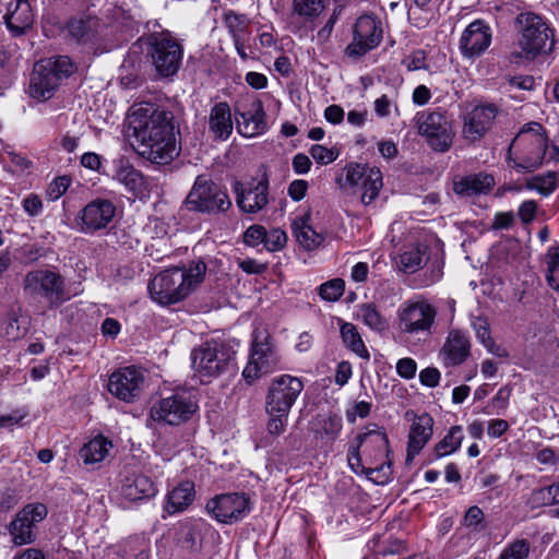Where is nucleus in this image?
<instances>
[{
  "label": "nucleus",
  "mask_w": 559,
  "mask_h": 559,
  "mask_svg": "<svg viewBox=\"0 0 559 559\" xmlns=\"http://www.w3.org/2000/svg\"><path fill=\"white\" fill-rule=\"evenodd\" d=\"M491 29L481 20H475L463 31L460 38V50L465 59L481 56L491 44Z\"/></svg>",
  "instance_id": "23"
},
{
  "label": "nucleus",
  "mask_w": 559,
  "mask_h": 559,
  "mask_svg": "<svg viewBox=\"0 0 559 559\" xmlns=\"http://www.w3.org/2000/svg\"><path fill=\"white\" fill-rule=\"evenodd\" d=\"M440 377V371L437 368L428 367L420 371L419 381L425 386L435 388L439 384Z\"/></svg>",
  "instance_id": "60"
},
{
  "label": "nucleus",
  "mask_w": 559,
  "mask_h": 559,
  "mask_svg": "<svg viewBox=\"0 0 559 559\" xmlns=\"http://www.w3.org/2000/svg\"><path fill=\"white\" fill-rule=\"evenodd\" d=\"M509 427V423L504 419H492L488 423L487 433L490 438H500Z\"/></svg>",
  "instance_id": "64"
},
{
  "label": "nucleus",
  "mask_w": 559,
  "mask_h": 559,
  "mask_svg": "<svg viewBox=\"0 0 559 559\" xmlns=\"http://www.w3.org/2000/svg\"><path fill=\"white\" fill-rule=\"evenodd\" d=\"M471 354V343L467 335L459 330L451 331L441 348L440 355L444 366H459Z\"/></svg>",
  "instance_id": "27"
},
{
  "label": "nucleus",
  "mask_w": 559,
  "mask_h": 559,
  "mask_svg": "<svg viewBox=\"0 0 559 559\" xmlns=\"http://www.w3.org/2000/svg\"><path fill=\"white\" fill-rule=\"evenodd\" d=\"M8 28L14 35H22L32 27L34 14L27 0H12L4 15Z\"/></svg>",
  "instance_id": "29"
},
{
  "label": "nucleus",
  "mask_w": 559,
  "mask_h": 559,
  "mask_svg": "<svg viewBox=\"0 0 559 559\" xmlns=\"http://www.w3.org/2000/svg\"><path fill=\"white\" fill-rule=\"evenodd\" d=\"M122 496L129 501H138L153 497L156 493L154 483L143 474H134L124 479Z\"/></svg>",
  "instance_id": "31"
},
{
  "label": "nucleus",
  "mask_w": 559,
  "mask_h": 559,
  "mask_svg": "<svg viewBox=\"0 0 559 559\" xmlns=\"http://www.w3.org/2000/svg\"><path fill=\"white\" fill-rule=\"evenodd\" d=\"M437 311L427 301H407L397 310L399 329L405 334H431Z\"/></svg>",
  "instance_id": "15"
},
{
  "label": "nucleus",
  "mask_w": 559,
  "mask_h": 559,
  "mask_svg": "<svg viewBox=\"0 0 559 559\" xmlns=\"http://www.w3.org/2000/svg\"><path fill=\"white\" fill-rule=\"evenodd\" d=\"M435 420L428 413L414 416L407 440L406 461L411 462L420 453L433 435Z\"/></svg>",
  "instance_id": "24"
},
{
  "label": "nucleus",
  "mask_w": 559,
  "mask_h": 559,
  "mask_svg": "<svg viewBox=\"0 0 559 559\" xmlns=\"http://www.w3.org/2000/svg\"><path fill=\"white\" fill-rule=\"evenodd\" d=\"M238 120V131L243 136L252 138L263 134L267 130L266 114L263 108V103L260 99H254L247 110H236Z\"/></svg>",
  "instance_id": "26"
},
{
  "label": "nucleus",
  "mask_w": 559,
  "mask_h": 559,
  "mask_svg": "<svg viewBox=\"0 0 559 559\" xmlns=\"http://www.w3.org/2000/svg\"><path fill=\"white\" fill-rule=\"evenodd\" d=\"M328 0H293V11L305 21H313L325 9Z\"/></svg>",
  "instance_id": "40"
},
{
  "label": "nucleus",
  "mask_w": 559,
  "mask_h": 559,
  "mask_svg": "<svg viewBox=\"0 0 559 559\" xmlns=\"http://www.w3.org/2000/svg\"><path fill=\"white\" fill-rule=\"evenodd\" d=\"M463 439V428L461 426L451 427L444 438L435 445L433 459L437 460L455 452L460 449Z\"/></svg>",
  "instance_id": "36"
},
{
  "label": "nucleus",
  "mask_w": 559,
  "mask_h": 559,
  "mask_svg": "<svg viewBox=\"0 0 559 559\" xmlns=\"http://www.w3.org/2000/svg\"><path fill=\"white\" fill-rule=\"evenodd\" d=\"M358 317L373 331L382 332L388 329V321L373 304L358 306Z\"/></svg>",
  "instance_id": "39"
},
{
  "label": "nucleus",
  "mask_w": 559,
  "mask_h": 559,
  "mask_svg": "<svg viewBox=\"0 0 559 559\" xmlns=\"http://www.w3.org/2000/svg\"><path fill=\"white\" fill-rule=\"evenodd\" d=\"M526 188L536 190L544 197H548L556 189V176L554 173H548L544 176H535L527 180Z\"/></svg>",
  "instance_id": "43"
},
{
  "label": "nucleus",
  "mask_w": 559,
  "mask_h": 559,
  "mask_svg": "<svg viewBox=\"0 0 559 559\" xmlns=\"http://www.w3.org/2000/svg\"><path fill=\"white\" fill-rule=\"evenodd\" d=\"M530 552V544L525 539H519L508 545L498 559H526Z\"/></svg>",
  "instance_id": "47"
},
{
  "label": "nucleus",
  "mask_w": 559,
  "mask_h": 559,
  "mask_svg": "<svg viewBox=\"0 0 559 559\" xmlns=\"http://www.w3.org/2000/svg\"><path fill=\"white\" fill-rule=\"evenodd\" d=\"M198 407V402L191 391L176 390L152 406L151 417L154 421L179 426L190 420Z\"/></svg>",
  "instance_id": "7"
},
{
  "label": "nucleus",
  "mask_w": 559,
  "mask_h": 559,
  "mask_svg": "<svg viewBox=\"0 0 559 559\" xmlns=\"http://www.w3.org/2000/svg\"><path fill=\"white\" fill-rule=\"evenodd\" d=\"M515 25L520 35L518 45L526 60H535L552 50L555 31L543 16L533 12H522L515 17Z\"/></svg>",
  "instance_id": "5"
},
{
  "label": "nucleus",
  "mask_w": 559,
  "mask_h": 559,
  "mask_svg": "<svg viewBox=\"0 0 559 559\" xmlns=\"http://www.w3.org/2000/svg\"><path fill=\"white\" fill-rule=\"evenodd\" d=\"M48 514L44 503L34 502L23 507L9 524L11 540L15 546L33 544L37 539L38 525Z\"/></svg>",
  "instance_id": "13"
},
{
  "label": "nucleus",
  "mask_w": 559,
  "mask_h": 559,
  "mask_svg": "<svg viewBox=\"0 0 559 559\" xmlns=\"http://www.w3.org/2000/svg\"><path fill=\"white\" fill-rule=\"evenodd\" d=\"M484 518L483 510L477 506H473L465 513L464 524L468 527H476L484 521Z\"/></svg>",
  "instance_id": "62"
},
{
  "label": "nucleus",
  "mask_w": 559,
  "mask_h": 559,
  "mask_svg": "<svg viewBox=\"0 0 559 559\" xmlns=\"http://www.w3.org/2000/svg\"><path fill=\"white\" fill-rule=\"evenodd\" d=\"M548 138L544 127L535 121L522 127L508 148L507 160L520 174L533 173L544 160Z\"/></svg>",
  "instance_id": "4"
},
{
  "label": "nucleus",
  "mask_w": 559,
  "mask_h": 559,
  "mask_svg": "<svg viewBox=\"0 0 559 559\" xmlns=\"http://www.w3.org/2000/svg\"><path fill=\"white\" fill-rule=\"evenodd\" d=\"M417 371L416 361L412 358H402L396 364V372L404 379H413Z\"/></svg>",
  "instance_id": "55"
},
{
  "label": "nucleus",
  "mask_w": 559,
  "mask_h": 559,
  "mask_svg": "<svg viewBox=\"0 0 559 559\" xmlns=\"http://www.w3.org/2000/svg\"><path fill=\"white\" fill-rule=\"evenodd\" d=\"M46 63H50L53 72L58 74V79L61 81L64 78L70 76L75 71V66L71 59L67 56H58L44 60Z\"/></svg>",
  "instance_id": "48"
},
{
  "label": "nucleus",
  "mask_w": 559,
  "mask_h": 559,
  "mask_svg": "<svg viewBox=\"0 0 559 559\" xmlns=\"http://www.w3.org/2000/svg\"><path fill=\"white\" fill-rule=\"evenodd\" d=\"M343 428L342 418L336 414L319 415L313 423V431L320 437L334 440Z\"/></svg>",
  "instance_id": "38"
},
{
  "label": "nucleus",
  "mask_w": 559,
  "mask_h": 559,
  "mask_svg": "<svg viewBox=\"0 0 559 559\" xmlns=\"http://www.w3.org/2000/svg\"><path fill=\"white\" fill-rule=\"evenodd\" d=\"M119 182L123 183L130 191L138 190L143 183V176L132 166H124L119 168L116 174Z\"/></svg>",
  "instance_id": "45"
},
{
  "label": "nucleus",
  "mask_w": 559,
  "mask_h": 559,
  "mask_svg": "<svg viewBox=\"0 0 559 559\" xmlns=\"http://www.w3.org/2000/svg\"><path fill=\"white\" fill-rule=\"evenodd\" d=\"M499 112L495 104H481L473 107L463 118L462 134L469 143L479 141L490 130Z\"/></svg>",
  "instance_id": "22"
},
{
  "label": "nucleus",
  "mask_w": 559,
  "mask_h": 559,
  "mask_svg": "<svg viewBox=\"0 0 559 559\" xmlns=\"http://www.w3.org/2000/svg\"><path fill=\"white\" fill-rule=\"evenodd\" d=\"M59 84L58 74L53 72L50 63H46L44 60L35 63L29 84L31 95L34 98L49 99Z\"/></svg>",
  "instance_id": "25"
},
{
  "label": "nucleus",
  "mask_w": 559,
  "mask_h": 559,
  "mask_svg": "<svg viewBox=\"0 0 559 559\" xmlns=\"http://www.w3.org/2000/svg\"><path fill=\"white\" fill-rule=\"evenodd\" d=\"M371 411V404L366 401L357 402L353 409L346 412V418L348 423H355L357 417L366 418L369 416Z\"/></svg>",
  "instance_id": "56"
},
{
  "label": "nucleus",
  "mask_w": 559,
  "mask_h": 559,
  "mask_svg": "<svg viewBox=\"0 0 559 559\" xmlns=\"http://www.w3.org/2000/svg\"><path fill=\"white\" fill-rule=\"evenodd\" d=\"M206 264L192 262L187 267H171L160 272L148 283L152 299L160 305H171L185 299L204 278Z\"/></svg>",
  "instance_id": "3"
},
{
  "label": "nucleus",
  "mask_w": 559,
  "mask_h": 559,
  "mask_svg": "<svg viewBox=\"0 0 559 559\" xmlns=\"http://www.w3.org/2000/svg\"><path fill=\"white\" fill-rule=\"evenodd\" d=\"M418 129L433 151L444 153L452 146L454 132L445 114L433 111L421 115L418 118Z\"/></svg>",
  "instance_id": "18"
},
{
  "label": "nucleus",
  "mask_w": 559,
  "mask_h": 559,
  "mask_svg": "<svg viewBox=\"0 0 559 559\" xmlns=\"http://www.w3.org/2000/svg\"><path fill=\"white\" fill-rule=\"evenodd\" d=\"M477 340L491 353L495 342L490 336V329L486 320L478 318L473 323Z\"/></svg>",
  "instance_id": "52"
},
{
  "label": "nucleus",
  "mask_w": 559,
  "mask_h": 559,
  "mask_svg": "<svg viewBox=\"0 0 559 559\" xmlns=\"http://www.w3.org/2000/svg\"><path fill=\"white\" fill-rule=\"evenodd\" d=\"M209 132L215 141H226L233 133L234 122L230 107L226 102L216 103L210 110Z\"/></svg>",
  "instance_id": "28"
},
{
  "label": "nucleus",
  "mask_w": 559,
  "mask_h": 559,
  "mask_svg": "<svg viewBox=\"0 0 559 559\" xmlns=\"http://www.w3.org/2000/svg\"><path fill=\"white\" fill-rule=\"evenodd\" d=\"M97 24L96 17L73 19L69 22L68 29L78 40H87L94 36Z\"/></svg>",
  "instance_id": "41"
},
{
  "label": "nucleus",
  "mask_w": 559,
  "mask_h": 559,
  "mask_svg": "<svg viewBox=\"0 0 559 559\" xmlns=\"http://www.w3.org/2000/svg\"><path fill=\"white\" fill-rule=\"evenodd\" d=\"M493 186V177L486 173L471 174L453 180V191L460 197L486 194Z\"/></svg>",
  "instance_id": "30"
},
{
  "label": "nucleus",
  "mask_w": 559,
  "mask_h": 559,
  "mask_svg": "<svg viewBox=\"0 0 559 559\" xmlns=\"http://www.w3.org/2000/svg\"><path fill=\"white\" fill-rule=\"evenodd\" d=\"M183 206L190 212L215 215L226 212L231 201L222 187L201 175L195 178Z\"/></svg>",
  "instance_id": "6"
},
{
  "label": "nucleus",
  "mask_w": 559,
  "mask_h": 559,
  "mask_svg": "<svg viewBox=\"0 0 559 559\" xmlns=\"http://www.w3.org/2000/svg\"><path fill=\"white\" fill-rule=\"evenodd\" d=\"M547 281L556 290H559V246L548 249L546 254Z\"/></svg>",
  "instance_id": "42"
},
{
  "label": "nucleus",
  "mask_w": 559,
  "mask_h": 559,
  "mask_svg": "<svg viewBox=\"0 0 559 559\" xmlns=\"http://www.w3.org/2000/svg\"><path fill=\"white\" fill-rule=\"evenodd\" d=\"M287 242V235L281 228L265 230L264 248L270 252H275L284 248Z\"/></svg>",
  "instance_id": "49"
},
{
  "label": "nucleus",
  "mask_w": 559,
  "mask_h": 559,
  "mask_svg": "<svg viewBox=\"0 0 559 559\" xmlns=\"http://www.w3.org/2000/svg\"><path fill=\"white\" fill-rule=\"evenodd\" d=\"M129 127L138 143V153L151 163L167 165L179 155L171 111L151 103L134 105Z\"/></svg>",
  "instance_id": "1"
},
{
  "label": "nucleus",
  "mask_w": 559,
  "mask_h": 559,
  "mask_svg": "<svg viewBox=\"0 0 559 559\" xmlns=\"http://www.w3.org/2000/svg\"><path fill=\"white\" fill-rule=\"evenodd\" d=\"M150 56L156 72L164 78L175 75L182 62L183 48L169 32L150 36Z\"/></svg>",
  "instance_id": "8"
},
{
  "label": "nucleus",
  "mask_w": 559,
  "mask_h": 559,
  "mask_svg": "<svg viewBox=\"0 0 559 559\" xmlns=\"http://www.w3.org/2000/svg\"><path fill=\"white\" fill-rule=\"evenodd\" d=\"M345 185L360 192V201L365 205L372 203L383 187L382 173L377 167L361 164H349L345 168Z\"/></svg>",
  "instance_id": "16"
},
{
  "label": "nucleus",
  "mask_w": 559,
  "mask_h": 559,
  "mask_svg": "<svg viewBox=\"0 0 559 559\" xmlns=\"http://www.w3.org/2000/svg\"><path fill=\"white\" fill-rule=\"evenodd\" d=\"M309 153H310L311 157L318 164H321V165L331 164L338 156V152L337 151H335L333 148L325 147V146L320 145V144L312 145L310 147V150H309Z\"/></svg>",
  "instance_id": "51"
},
{
  "label": "nucleus",
  "mask_w": 559,
  "mask_h": 559,
  "mask_svg": "<svg viewBox=\"0 0 559 559\" xmlns=\"http://www.w3.org/2000/svg\"><path fill=\"white\" fill-rule=\"evenodd\" d=\"M71 181H72L71 177L67 176V175L57 177L55 180H52L49 183V186L47 188V191H46L47 198L50 201H56L59 198H61L69 189Z\"/></svg>",
  "instance_id": "50"
},
{
  "label": "nucleus",
  "mask_w": 559,
  "mask_h": 559,
  "mask_svg": "<svg viewBox=\"0 0 559 559\" xmlns=\"http://www.w3.org/2000/svg\"><path fill=\"white\" fill-rule=\"evenodd\" d=\"M428 247L424 243H414L405 247L400 255V269L404 273H415L428 261Z\"/></svg>",
  "instance_id": "33"
},
{
  "label": "nucleus",
  "mask_w": 559,
  "mask_h": 559,
  "mask_svg": "<svg viewBox=\"0 0 559 559\" xmlns=\"http://www.w3.org/2000/svg\"><path fill=\"white\" fill-rule=\"evenodd\" d=\"M194 499V487L191 483H181L168 493L166 510L168 513L183 511Z\"/></svg>",
  "instance_id": "35"
},
{
  "label": "nucleus",
  "mask_w": 559,
  "mask_h": 559,
  "mask_svg": "<svg viewBox=\"0 0 559 559\" xmlns=\"http://www.w3.org/2000/svg\"><path fill=\"white\" fill-rule=\"evenodd\" d=\"M112 447L110 440L102 435L96 436L83 445L80 455L85 464H94L103 461Z\"/></svg>",
  "instance_id": "34"
},
{
  "label": "nucleus",
  "mask_w": 559,
  "mask_h": 559,
  "mask_svg": "<svg viewBox=\"0 0 559 559\" xmlns=\"http://www.w3.org/2000/svg\"><path fill=\"white\" fill-rule=\"evenodd\" d=\"M234 355L235 353L224 345L206 344L192 352V368L201 382L205 383L224 372L234 360Z\"/></svg>",
  "instance_id": "12"
},
{
  "label": "nucleus",
  "mask_w": 559,
  "mask_h": 559,
  "mask_svg": "<svg viewBox=\"0 0 559 559\" xmlns=\"http://www.w3.org/2000/svg\"><path fill=\"white\" fill-rule=\"evenodd\" d=\"M307 190H308V182L302 179H296L289 183L287 192H288V195L294 201H300L305 198Z\"/></svg>",
  "instance_id": "61"
},
{
  "label": "nucleus",
  "mask_w": 559,
  "mask_h": 559,
  "mask_svg": "<svg viewBox=\"0 0 559 559\" xmlns=\"http://www.w3.org/2000/svg\"><path fill=\"white\" fill-rule=\"evenodd\" d=\"M344 289V281L342 278H334L319 286V295L323 300L336 301L343 296Z\"/></svg>",
  "instance_id": "46"
},
{
  "label": "nucleus",
  "mask_w": 559,
  "mask_h": 559,
  "mask_svg": "<svg viewBox=\"0 0 559 559\" xmlns=\"http://www.w3.org/2000/svg\"><path fill=\"white\" fill-rule=\"evenodd\" d=\"M267 415L270 416L267 431L275 436L284 432L288 416H280V413H267Z\"/></svg>",
  "instance_id": "58"
},
{
  "label": "nucleus",
  "mask_w": 559,
  "mask_h": 559,
  "mask_svg": "<svg viewBox=\"0 0 559 559\" xmlns=\"http://www.w3.org/2000/svg\"><path fill=\"white\" fill-rule=\"evenodd\" d=\"M143 370L130 366L114 371L108 381L109 392L124 402H132L140 396L144 386Z\"/></svg>",
  "instance_id": "19"
},
{
  "label": "nucleus",
  "mask_w": 559,
  "mask_h": 559,
  "mask_svg": "<svg viewBox=\"0 0 559 559\" xmlns=\"http://www.w3.org/2000/svg\"><path fill=\"white\" fill-rule=\"evenodd\" d=\"M352 34L353 38L345 48V55L350 59H359L381 44L382 22L372 14H364L354 23Z\"/></svg>",
  "instance_id": "11"
},
{
  "label": "nucleus",
  "mask_w": 559,
  "mask_h": 559,
  "mask_svg": "<svg viewBox=\"0 0 559 559\" xmlns=\"http://www.w3.org/2000/svg\"><path fill=\"white\" fill-rule=\"evenodd\" d=\"M302 390L304 383L296 377L282 374L274 378L265 399L266 413H280V416H288Z\"/></svg>",
  "instance_id": "14"
},
{
  "label": "nucleus",
  "mask_w": 559,
  "mask_h": 559,
  "mask_svg": "<svg viewBox=\"0 0 559 559\" xmlns=\"http://www.w3.org/2000/svg\"><path fill=\"white\" fill-rule=\"evenodd\" d=\"M307 216H299L292 224L293 233L299 245L306 250L317 249L323 241L324 236L316 231L308 223Z\"/></svg>",
  "instance_id": "32"
},
{
  "label": "nucleus",
  "mask_w": 559,
  "mask_h": 559,
  "mask_svg": "<svg viewBox=\"0 0 559 559\" xmlns=\"http://www.w3.org/2000/svg\"><path fill=\"white\" fill-rule=\"evenodd\" d=\"M238 266L247 274H263L267 270V265L260 263L254 259L247 258L238 261Z\"/></svg>",
  "instance_id": "59"
},
{
  "label": "nucleus",
  "mask_w": 559,
  "mask_h": 559,
  "mask_svg": "<svg viewBox=\"0 0 559 559\" xmlns=\"http://www.w3.org/2000/svg\"><path fill=\"white\" fill-rule=\"evenodd\" d=\"M252 337L250 358L242 371L243 378L249 383L280 367V356L270 335L265 331L255 330Z\"/></svg>",
  "instance_id": "9"
},
{
  "label": "nucleus",
  "mask_w": 559,
  "mask_h": 559,
  "mask_svg": "<svg viewBox=\"0 0 559 559\" xmlns=\"http://www.w3.org/2000/svg\"><path fill=\"white\" fill-rule=\"evenodd\" d=\"M23 209L29 216H38L43 212V202L37 194L31 193L24 198Z\"/></svg>",
  "instance_id": "57"
},
{
  "label": "nucleus",
  "mask_w": 559,
  "mask_h": 559,
  "mask_svg": "<svg viewBox=\"0 0 559 559\" xmlns=\"http://www.w3.org/2000/svg\"><path fill=\"white\" fill-rule=\"evenodd\" d=\"M23 292L33 298H45L52 307L59 306L66 300L62 276L47 269L27 272L23 280Z\"/></svg>",
  "instance_id": "10"
},
{
  "label": "nucleus",
  "mask_w": 559,
  "mask_h": 559,
  "mask_svg": "<svg viewBox=\"0 0 559 559\" xmlns=\"http://www.w3.org/2000/svg\"><path fill=\"white\" fill-rule=\"evenodd\" d=\"M206 510L217 522L233 524L250 513L251 501L246 493H221L207 501Z\"/></svg>",
  "instance_id": "17"
},
{
  "label": "nucleus",
  "mask_w": 559,
  "mask_h": 559,
  "mask_svg": "<svg viewBox=\"0 0 559 559\" xmlns=\"http://www.w3.org/2000/svg\"><path fill=\"white\" fill-rule=\"evenodd\" d=\"M341 337L347 348L353 350L359 357L369 359V353L360 337L356 326L353 323L344 322L341 325Z\"/></svg>",
  "instance_id": "37"
},
{
  "label": "nucleus",
  "mask_w": 559,
  "mask_h": 559,
  "mask_svg": "<svg viewBox=\"0 0 559 559\" xmlns=\"http://www.w3.org/2000/svg\"><path fill=\"white\" fill-rule=\"evenodd\" d=\"M403 64L408 71H415L426 68V53L423 50H416L404 58Z\"/></svg>",
  "instance_id": "54"
},
{
  "label": "nucleus",
  "mask_w": 559,
  "mask_h": 559,
  "mask_svg": "<svg viewBox=\"0 0 559 559\" xmlns=\"http://www.w3.org/2000/svg\"><path fill=\"white\" fill-rule=\"evenodd\" d=\"M224 23L228 28L231 38L241 37L249 23L245 14L236 13L235 11H227L224 13Z\"/></svg>",
  "instance_id": "44"
},
{
  "label": "nucleus",
  "mask_w": 559,
  "mask_h": 559,
  "mask_svg": "<svg viewBox=\"0 0 559 559\" xmlns=\"http://www.w3.org/2000/svg\"><path fill=\"white\" fill-rule=\"evenodd\" d=\"M236 202L241 211L246 213H258L269 202V178L263 174L261 178L251 180L248 183L236 181L234 185Z\"/></svg>",
  "instance_id": "20"
},
{
  "label": "nucleus",
  "mask_w": 559,
  "mask_h": 559,
  "mask_svg": "<svg viewBox=\"0 0 559 559\" xmlns=\"http://www.w3.org/2000/svg\"><path fill=\"white\" fill-rule=\"evenodd\" d=\"M120 330L121 324L114 318H106L100 325L102 334L110 338H116Z\"/></svg>",
  "instance_id": "63"
},
{
  "label": "nucleus",
  "mask_w": 559,
  "mask_h": 559,
  "mask_svg": "<svg viewBox=\"0 0 559 559\" xmlns=\"http://www.w3.org/2000/svg\"><path fill=\"white\" fill-rule=\"evenodd\" d=\"M116 205L107 199H95L87 203L78 216L80 230L94 234L106 228L116 215Z\"/></svg>",
  "instance_id": "21"
},
{
  "label": "nucleus",
  "mask_w": 559,
  "mask_h": 559,
  "mask_svg": "<svg viewBox=\"0 0 559 559\" xmlns=\"http://www.w3.org/2000/svg\"><path fill=\"white\" fill-rule=\"evenodd\" d=\"M265 227L262 225H251L243 233V242L249 247L264 246Z\"/></svg>",
  "instance_id": "53"
},
{
  "label": "nucleus",
  "mask_w": 559,
  "mask_h": 559,
  "mask_svg": "<svg viewBox=\"0 0 559 559\" xmlns=\"http://www.w3.org/2000/svg\"><path fill=\"white\" fill-rule=\"evenodd\" d=\"M390 453L386 432L372 424L349 444L347 464L353 473L365 475L373 483L383 485L392 475Z\"/></svg>",
  "instance_id": "2"
}]
</instances>
